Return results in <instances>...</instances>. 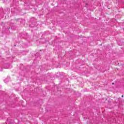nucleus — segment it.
I'll use <instances>...</instances> for the list:
<instances>
[{
  "mask_svg": "<svg viewBox=\"0 0 124 124\" xmlns=\"http://www.w3.org/2000/svg\"><path fill=\"white\" fill-rule=\"evenodd\" d=\"M121 97H124V95H122Z\"/></svg>",
  "mask_w": 124,
  "mask_h": 124,
  "instance_id": "obj_1",
  "label": "nucleus"
},
{
  "mask_svg": "<svg viewBox=\"0 0 124 124\" xmlns=\"http://www.w3.org/2000/svg\"><path fill=\"white\" fill-rule=\"evenodd\" d=\"M112 85H114V82L112 83Z\"/></svg>",
  "mask_w": 124,
  "mask_h": 124,
  "instance_id": "obj_2",
  "label": "nucleus"
}]
</instances>
